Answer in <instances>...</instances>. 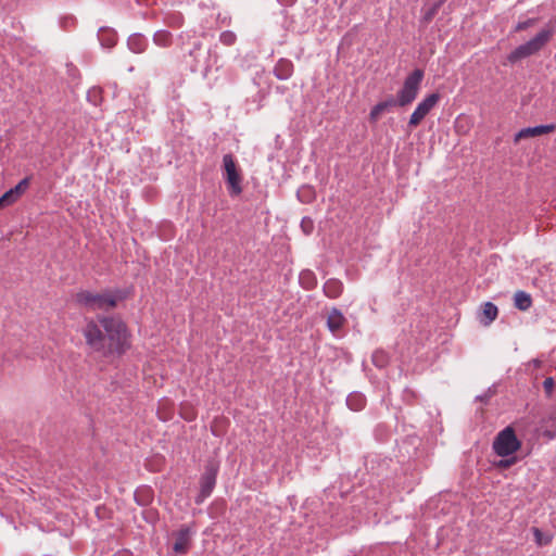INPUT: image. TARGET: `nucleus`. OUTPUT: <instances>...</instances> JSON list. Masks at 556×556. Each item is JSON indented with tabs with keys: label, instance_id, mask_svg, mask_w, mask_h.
<instances>
[{
	"label": "nucleus",
	"instance_id": "16",
	"mask_svg": "<svg viewBox=\"0 0 556 556\" xmlns=\"http://www.w3.org/2000/svg\"><path fill=\"white\" fill-rule=\"evenodd\" d=\"M128 48L135 53H141L148 46L147 38L141 34H132L127 40Z\"/></svg>",
	"mask_w": 556,
	"mask_h": 556
},
{
	"label": "nucleus",
	"instance_id": "4",
	"mask_svg": "<svg viewBox=\"0 0 556 556\" xmlns=\"http://www.w3.org/2000/svg\"><path fill=\"white\" fill-rule=\"evenodd\" d=\"M425 72L422 68H415L404 79L403 86L396 93V102L399 106L405 108L412 104L418 96Z\"/></svg>",
	"mask_w": 556,
	"mask_h": 556
},
{
	"label": "nucleus",
	"instance_id": "31",
	"mask_svg": "<svg viewBox=\"0 0 556 556\" xmlns=\"http://www.w3.org/2000/svg\"><path fill=\"white\" fill-rule=\"evenodd\" d=\"M301 229L305 235H311L314 230V220L311 217H303L301 220Z\"/></svg>",
	"mask_w": 556,
	"mask_h": 556
},
{
	"label": "nucleus",
	"instance_id": "5",
	"mask_svg": "<svg viewBox=\"0 0 556 556\" xmlns=\"http://www.w3.org/2000/svg\"><path fill=\"white\" fill-rule=\"evenodd\" d=\"M223 177L230 197H238L242 193V174L235 156L227 153L223 157Z\"/></svg>",
	"mask_w": 556,
	"mask_h": 556
},
{
	"label": "nucleus",
	"instance_id": "2",
	"mask_svg": "<svg viewBox=\"0 0 556 556\" xmlns=\"http://www.w3.org/2000/svg\"><path fill=\"white\" fill-rule=\"evenodd\" d=\"M128 290L104 291L93 293L90 291H80L76 293V302L90 311L110 309L117 305V302L129 295Z\"/></svg>",
	"mask_w": 556,
	"mask_h": 556
},
{
	"label": "nucleus",
	"instance_id": "28",
	"mask_svg": "<svg viewBox=\"0 0 556 556\" xmlns=\"http://www.w3.org/2000/svg\"><path fill=\"white\" fill-rule=\"evenodd\" d=\"M236 34L230 30H225L219 36V41L225 46H232L236 42Z\"/></svg>",
	"mask_w": 556,
	"mask_h": 556
},
{
	"label": "nucleus",
	"instance_id": "40",
	"mask_svg": "<svg viewBox=\"0 0 556 556\" xmlns=\"http://www.w3.org/2000/svg\"><path fill=\"white\" fill-rule=\"evenodd\" d=\"M68 72H70L71 75L74 76L75 72H77V70L75 67H71V68H68Z\"/></svg>",
	"mask_w": 556,
	"mask_h": 556
},
{
	"label": "nucleus",
	"instance_id": "14",
	"mask_svg": "<svg viewBox=\"0 0 556 556\" xmlns=\"http://www.w3.org/2000/svg\"><path fill=\"white\" fill-rule=\"evenodd\" d=\"M98 39L103 48H113L117 43V33L111 27H100L98 30Z\"/></svg>",
	"mask_w": 556,
	"mask_h": 556
},
{
	"label": "nucleus",
	"instance_id": "9",
	"mask_svg": "<svg viewBox=\"0 0 556 556\" xmlns=\"http://www.w3.org/2000/svg\"><path fill=\"white\" fill-rule=\"evenodd\" d=\"M441 99V94L439 92H432L428 94L415 109L412 113L408 126L410 128H416L422 119L430 113V111L438 104Z\"/></svg>",
	"mask_w": 556,
	"mask_h": 556
},
{
	"label": "nucleus",
	"instance_id": "6",
	"mask_svg": "<svg viewBox=\"0 0 556 556\" xmlns=\"http://www.w3.org/2000/svg\"><path fill=\"white\" fill-rule=\"evenodd\" d=\"M492 448L500 457H508L521 448V441L516 437L513 427L501 430L494 438Z\"/></svg>",
	"mask_w": 556,
	"mask_h": 556
},
{
	"label": "nucleus",
	"instance_id": "8",
	"mask_svg": "<svg viewBox=\"0 0 556 556\" xmlns=\"http://www.w3.org/2000/svg\"><path fill=\"white\" fill-rule=\"evenodd\" d=\"M87 345L96 352L106 354V337L94 320H88L83 329Z\"/></svg>",
	"mask_w": 556,
	"mask_h": 556
},
{
	"label": "nucleus",
	"instance_id": "11",
	"mask_svg": "<svg viewBox=\"0 0 556 556\" xmlns=\"http://www.w3.org/2000/svg\"><path fill=\"white\" fill-rule=\"evenodd\" d=\"M191 530L189 527L179 529L175 535L173 549L176 554H186L191 545Z\"/></svg>",
	"mask_w": 556,
	"mask_h": 556
},
{
	"label": "nucleus",
	"instance_id": "36",
	"mask_svg": "<svg viewBox=\"0 0 556 556\" xmlns=\"http://www.w3.org/2000/svg\"><path fill=\"white\" fill-rule=\"evenodd\" d=\"M280 4L285 7H290L295 3L296 0H277Z\"/></svg>",
	"mask_w": 556,
	"mask_h": 556
},
{
	"label": "nucleus",
	"instance_id": "34",
	"mask_svg": "<svg viewBox=\"0 0 556 556\" xmlns=\"http://www.w3.org/2000/svg\"><path fill=\"white\" fill-rule=\"evenodd\" d=\"M554 379L552 377H547L543 382V388L547 396H551L554 391Z\"/></svg>",
	"mask_w": 556,
	"mask_h": 556
},
{
	"label": "nucleus",
	"instance_id": "1",
	"mask_svg": "<svg viewBox=\"0 0 556 556\" xmlns=\"http://www.w3.org/2000/svg\"><path fill=\"white\" fill-rule=\"evenodd\" d=\"M101 327L105 330L108 353L122 354L129 348V333L125 323L114 317L100 318Z\"/></svg>",
	"mask_w": 556,
	"mask_h": 556
},
{
	"label": "nucleus",
	"instance_id": "24",
	"mask_svg": "<svg viewBox=\"0 0 556 556\" xmlns=\"http://www.w3.org/2000/svg\"><path fill=\"white\" fill-rule=\"evenodd\" d=\"M31 177L27 176L23 178L15 187L11 188L13 194L17 198V200L25 193L30 185Z\"/></svg>",
	"mask_w": 556,
	"mask_h": 556
},
{
	"label": "nucleus",
	"instance_id": "17",
	"mask_svg": "<svg viewBox=\"0 0 556 556\" xmlns=\"http://www.w3.org/2000/svg\"><path fill=\"white\" fill-rule=\"evenodd\" d=\"M215 480H216V468L212 467L211 469H208L205 472V475L202 478L201 494L203 496L210 495V493L212 492V490L215 485Z\"/></svg>",
	"mask_w": 556,
	"mask_h": 556
},
{
	"label": "nucleus",
	"instance_id": "26",
	"mask_svg": "<svg viewBox=\"0 0 556 556\" xmlns=\"http://www.w3.org/2000/svg\"><path fill=\"white\" fill-rule=\"evenodd\" d=\"M300 280H301V283L306 289H312L316 285V279H315L314 275L311 271H303L300 275Z\"/></svg>",
	"mask_w": 556,
	"mask_h": 556
},
{
	"label": "nucleus",
	"instance_id": "10",
	"mask_svg": "<svg viewBox=\"0 0 556 556\" xmlns=\"http://www.w3.org/2000/svg\"><path fill=\"white\" fill-rule=\"evenodd\" d=\"M556 129L554 124L538 125L534 127H527L520 129L516 135L514 141L517 143L522 139L534 138L542 135L551 134Z\"/></svg>",
	"mask_w": 556,
	"mask_h": 556
},
{
	"label": "nucleus",
	"instance_id": "29",
	"mask_svg": "<svg viewBox=\"0 0 556 556\" xmlns=\"http://www.w3.org/2000/svg\"><path fill=\"white\" fill-rule=\"evenodd\" d=\"M534 539L538 545H547L551 543V538L545 535L540 529L533 528Z\"/></svg>",
	"mask_w": 556,
	"mask_h": 556
},
{
	"label": "nucleus",
	"instance_id": "35",
	"mask_svg": "<svg viewBox=\"0 0 556 556\" xmlns=\"http://www.w3.org/2000/svg\"><path fill=\"white\" fill-rule=\"evenodd\" d=\"M60 23L63 28H67L75 23V18L73 16H64L61 18Z\"/></svg>",
	"mask_w": 556,
	"mask_h": 556
},
{
	"label": "nucleus",
	"instance_id": "21",
	"mask_svg": "<svg viewBox=\"0 0 556 556\" xmlns=\"http://www.w3.org/2000/svg\"><path fill=\"white\" fill-rule=\"evenodd\" d=\"M159 238L163 241H170L175 238L174 225L169 222H164L159 226Z\"/></svg>",
	"mask_w": 556,
	"mask_h": 556
},
{
	"label": "nucleus",
	"instance_id": "23",
	"mask_svg": "<svg viewBox=\"0 0 556 556\" xmlns=\"http://www.w3.org/2000/svg\"><path fill=\"white\" fill-rule=\"evenodd\" d=\"M173 36L168 30H157L153 36V41L160 47H168L172 45Z\"/></svg>",
	"mask_w": 556,
	"mask_h": 556
},
{
	"label": "nucleus",
	"instance_id": "12",
	"mask_svg": "<svg viewBox=\"0 0 556 556\" xmlns=\"http://www.w3.org/2000/svg\"><path fill=\"white\" fill-rule=\"evenodd\" d=\"M395 106H399V103L396 102L395 97L389 96L386 100L380 101L379 103H377L375 106L371 108L369 117H368L369 122L376 123L383 112L390 111L391 109H393Z\"/></svg>",
	"mask_w": 556,
	"mask_h": 556
},
{
	"label": "nucleus",
	"instance_id": "3",
	"mask_svg": "<svg viewBox=\"0 0 556 556\" xmlns=\"http://www.w3.org/2000/svg\"><path fill=\"white\" fill-rule=\"evenodd\" d=\"M553 29L544 28L539 31L532 39L518 46L508 55L507 60L509 63L515 64L518 61L529 58L544 48V46L552 39Z\"/></svg>",
	"mask_w": 556,
	"mask_h": 556
},
{
	"label": "nucleus",
	"instance_id": "15",
	"mask_svg": "<svg viewBox=\"0 0 556 556\" xmlns=\"http://www.w3.org/2000/svg\"><path fill=\"white\" fill-rule=\"evenodd\" d=\"M344 324H345V317L339 309L332 308L328 313L327 327L332 333H336L337 331H339L344 326Z\"/></svg>",
	"mask_w": 556,
	"mask_h": 556
},
{
	"label": "nucleus",
	"instance_id": "25",
	"mask_svg": "<svg viewBox=\"0 0 556 556\" xmlns=\"http://www.w3.org/2000/svg\"><path fill=\"white\" fill-rule=\"evenodd\" d=\"M17 201V198L13 194L12 190L9 189L0 197V208L10 206Z\"/></svg>",
	"mask_w": 556,
	"mask_h": 556
},
{
	"label": "nucleus",
	"instance_id": "39",
	"mask_svg": "<svg viewBox=\"0 0 556 556\" xmlns=\"http://www.w3.org/2000/svg\"><path fill=\"white\" fill-rule=\"evenodd\" d=\"M99 93H100V90H98V89H93V90L89 91L88 92L89 100H91L92 94H99Z\"/></svg>",
	"mask_w": 556,
	"mask_h": 556
},
{
	"label": "nucleus",
	"instance_id": "27",
	"mask_svg": "<svg viewBox=\"0 0 556 556\" xmlns=\"http://www.w3.org/2000/svg\"><path fill=\"white\" fill-rule=\"evenodd\" d=\"M348 405L353 410H359L364 406V399L361 395H350L348 397Z\"/></svg>",
	"mask_w": 556,
	"mask_h": 556
},
{
	"label": "nucleus",
	"instance_id": "20",
	"mask_svg": "<svg viewBox=\"0 0 556 556\" xmlns=\"http://www.w3.org/2000/svg\"><path fill=\"white\" fill-rule=\"evenodd\" d=\"M497 315H498L497 307L491 302H485L482 306L481 323L484 326H489L492 321H494L496 319Z\"/></svg>",
	"mask_w": 556,
	"mask_h": 556
},
{
	"label": "nucleus",
	"instance_id": "30",
	"mask_svg": "<svg viewBox=\"0 0 556 556\" xmlns=\"http://www.w3.org/2000/svg\"><path fill=\"white\" fill-rule=\"evenodd\" d=\"M442 2L439 1L437 3H434L425 14H424V21L426 23H430L433 17L437 15L440 7H441Z\"/></svg>",
	"mask_w": 556,
	"mask_h": 556
},
{
	"label": "nucleus",
	"instance_id": "7",
	"mask_svg": "<svg viewBox=\"0 0 556 556\" xmlns=\"http://www.w3.org/2000/svg\"><path fill=\"white\" fill-rule=\"evenodd\" d=\"M189 59L188 64L191 72H200L206 76L212 67V59L216 63L218 55L216 52L212 53L211 49H203L202 43L198 41L193 43V48L189 52Z\"/></svg>",
	"mask_w": 556,
	"mask_h": 556
},
{
	"label": "nucleus",
	"instance_id": "33",
	"mask_svg": "<svg viewBox=\"0 0 556 556\" xmlns=\"http://www.w3.org/2000/svg\"><path fill=\"white\" fill-rule=\"evenodd\" d=\"M536 23V18H528L527 21H523V22H519L516 27H515V30L516 31H522V30H526L527 28L533 26L534 24Z\"/></svg>",
	"mask_w": 556,
	"mask_h": 556
},
{
	"label": "nucleus",
	"instance_id": "13",
	"mask_svg": "<svg viewBox=\"0 0 556 556\" xmlns=\"http://www.w3.org/2000/svg\"><path fill=\"white\" fill-rule=\"evenodd\" d=\"M293 72L294 64L291 60L286 58L279 59L273 70L275 77L280 80L289 79L293 75Z\"/></svg>",
	"mask_w": 556,
	"mask_h": 556
},
{
	"label": "nucleus",
	"instance_id": "18",
	"mask_svg": "<svg viewBox=\"0 0 556 556\" xmlns=\"http://www.w3.org/2000/svg\"><path fill=\"white\" fill-rule=\"evenodd\" d=\"M343 291V285L338 279H329L324 285V293L330 299L338 298Z\"/></svg>",
	"mask_w": 556,
	"mask_h": 556
},
{
	"label": "nucleus",
	"instance_id": "37",
	"mask_svg": "<svg viewBox=\"0 0 556 556\" xmlns=\"http://www.w3.org/2000/svg\"><path fill=\"white\" fill-rule=\"evenodd\" d=\"M181 414L188 420H192L194 418V414L192 412H187V413H181Z\"/></svg>",
	"mask_w": 556,
	"mask_h": 556
},
{
	"label": "nucleus",
	"instance_id": "19",
	"mask_svg": "<svg viewBox=\"0 0 556 556\" xmlns=\"http://www.w3.org/2000/svg\"><path fill=\"white\" fill-rule=\"evenodd\" d=\"M514 305L519 311L526 312L532 306V298L525 291H517L514 294Z\"/></svg>",
	"mask_w": 556,
	"mask_h": 556
},
{
	"label": "nucleus",
	"instance_id": "22",
	"mask_svg": "<svg viewBox=\"0 0 556 556\" xmlns=\"http://www.w3.org/2000/svg\"><path fill=\"white\" fill-rule=\"evenodd\" d=\"M296 197L300 202L302 203H312L316 199V193L313 187L311 186H303L300 188L296 192Z\"/></svg>",
	"mask_w": 556,
	"mask_h": 556
},
{
	"label": "nucleus",
	"instance_id": "32",
	"mask_svg": "<svg viewBox=\"0 0 556 556\" xmlns=\"http://www.w3.org/2000/svg\"><path fill=\"white\" fill-rule=\"evenodd\" d=\"M517 458L516 457H505L504 459H501L496 463V467L501 469H506L516 464Z\"/></svg>",
	"mask_w": 556,
	"mask_h": 556
},
{
	"label": "nucleus",
	"instance_id": "38",
	"mask_svg": "<svg viewBox=\"0 0 556 556\" xmlns=\"http://www.w3.org/2000/svg\"><path fill=\"white\" fill-rule=\"evenodd\" d=\"M380 356L382 357L383 355H382V354H379V353H376V354L374 355V357H372L374 363H375L376 365H378V366H382V364H381V363H378V357H380Z\"/></svg>",
	"mask_w": 556,
	"mask_h": 556
}]
</instances>
